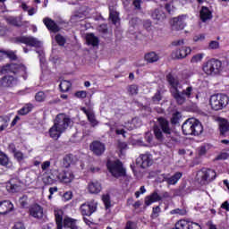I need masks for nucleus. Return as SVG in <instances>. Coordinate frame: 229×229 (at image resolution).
<instances>
[{
  "mask_svg": "<svg viewBox=\"0 0 229 229\" xmlns=\"http://www.w3.org/2000/svg\"><path fill=\"white\" fill-rule=\"evenodd\" d=\"M154 135L158 142H174L176 139L173 136L174 131L171 128L169 120L164 117L157 118V124L154 125L153 128Z\"/></svg>",
  "mask_w": 229,
  "mask_h": 229,
  "instance_id": "nucleus-1",
  "label": "nucleus"
},
{
  "mask_svg": "<svg viewBox=\"0 0 229 229\" xmlns=\"http://www.w3.org/2000/svg\"><path fill=\"white\" fill-rule=\"evenodd\" d=\"M71 124V118H68L65 114H59L56 115L54 125L49 130V135L54 140H58L60 135L69 128Z\"/></svg>",
  "mask_w": 229,
  "mask_h": 229,
  "instance_id": "nucleus-2",
  "label": "nucleus"
},
{
  "mask_svg": "<svg viewBox=\"0 0 229 229\" xmlns=\"http://www.w3.org/2000/svg\"><path fill=\"white\" fill-rule=\"evenodd\" d=\"M183 135H201L203 133V125L201 122L190 118L186 120L182 126Z\"/></svg>",
  "mask_w": 229,
  "mask_h": 229,
  "instance_id": "nucleus-3",
  "label": "nucleus"
},
{
  "mask_svg": "<svg viewBox=\"0 0 229 229\" xmlns=\"http://www.w3.org/2000/svg\"><path fill=\"white\" fill-rule=\"evenodd\" d=\"M229 98L225 94H216L212 95L209 99V104L212 110L216 112L223 110L228 106Z\"/></svg>",
  "mask_w": 229,
  "mask_h": 229,
  "instance_id": "nucleus-4",
  "label": "nucleus"
},
{
  "mask_svg": "<svg viewBox=\"0 0 229 229\" xmlns=\"http://www.w3.org/2000/svg\"><path fill=\"white\" fill-rule=\"evenodd\" d=\"M203 71L208 76H217L223 71V63L217 59H210L203 64Z\"/></svg>",
  "mask_w": 229,
  "mask_h": 229,
  "instance_id": "nucleus-5",
  "label": "nucleus"
},
{
  "mask_svg": "<svg viewBox=\"0 0 229 229\" xmlns=\"http://www.w3.org/2000/svg\"><path fill=\"white\" fill-rule=\"evenodd\" d=\"M0 72L2 74L13 72V74H18V76H22L24 80H28V75L26 73V66L22 64H6L1 68Z\"/></svg>",
  "mask_w": 229,
  "mask_h": 229,
  "instance_id": "nucleus-6",
  "label": "nucleus"
},
{
  "mask_svg": "<svg viewBox=\"0 0 229 229\" xmlns=\"http://www.w3.org/2000/svg\"><path fill=\"white\" fill-rule=\"evenodd\" d=\"M216 171L208 168H202L196 174V180L200 185H207L209 182L216 180Z\"/></svg>",
  "mask_w": 229,
  "mask_h": 229,
  "instance_id": "nucleus-7",
  "label": "nucleus"
},
{
  "mask_svg": "<svg viewBox=\"0 0 229 229\" xmlns=\"http://www.w3.org/2000/svg\"><path fill=\"white\" fill-rule=\"evenodd\" d=\"M107 169L114 178L126 176V169L123 167V163L120 160L108 161Z\"/></svg>",
  "mask_w": 229,
  "mask_h": 229,
  "instance_id": "nucleus-8",
  "label": "nucleus"
},
{
  "mask_svg": "<svg viewBox=\"0 0 229 229\" xmlns=\"http://www.w3.org/2000/svg\"><path fill=\"white\" fill-rule=\"evenodd\" d=\"M192 90H194V89L192 88V86H190L183 89L182 92H180V90L178 89H176V91H172V95L175 99L177 105H183V103L187 101L186 98H189L192 95Z\"/></svg>",
  "mask_w": 229,
  "mask_h": 229,
  "instance_id": "nucleus-9",
  "label": "nucleus"
},
{
  "mask_svg": "<svg viewBox=\"0 0 229 229\" xmlns=\"http://www.w3.org/2000/svg\"><path fill=\"white\" fill-rule=\"evenodd\" d=\"M14 44H26V46H30V47H40L41 42L36 38L31 36H19L13 38Z\"/></svg>",
  "mask_w": 229,
  "mask_h": 229,
  "instance_id": "nucleus-10",
  "label": "nucleus"
},
{
  "mask_svg": "<svg viewBox=\"0 0 229 229\" xmlns=\"http://www.w3.org/2000/svg\"><path fill=\"white\" fill-rule=\"evenodd\" d=\"M19 85V79L13 75H4L0 79V89H13Z\"/></svg>",
  "mask_w": 229,
  "mask_h": 229,
  "instance_id": "nucleus-11",
  "label": "nucleus"
},
{
  "mask_svg": "<svg viewBox=\"0 0 229 229\" xmlns=\"http://www.w3.org/2000/svg\"><path fill=\"white\" fill-rule=\"evenodd\" d=\"M98 210V203L95 200L86 202L81 206V212L83 216H90Z\"/></svg>",
  "mask_w": 229,
  "mask_h": 229,
  "instance_id": "nucleus-12",
  "label": "nucleus"
},
{
  "mask_svg": "<svg viewBox=\"0 0 229 229\" xmlns=\"http://www.w3.org/2000/svg\"><path fill=\"white\" fill-rule=\"evenodd\" d=\"M90 151L94 153L97 157H101L103 153H105L106 148L105 147V143L99 141V140H95L90 143L89 145Z\"/></svg>",
  "mask_w": 229,
  "mask_h": 229,
  "instance_id": "nucleus-13",
  "label": "nucleus"
},
{
  "mask_svg": "<svg viewBox=\"0 0 229 229\" xmlns=\"http://www.w3.org/2000/svg\"><path fill=\"white\" fill-rule=\"evenodd\" d=\"M185 19H187V15L185 14L174 18L172 22V30L174 31H180L183 30V28H185Z\"/></svg>",
  "mask_w": 229,
  "mask_h": 229,
  "instance_id": "nucleus-14",
  "label": "nucleus"
},
{
  "mask_svg": "<svg viewBox=\"0 0 229 229\" xmlns=\"http://www.w3.org/2000/svg\"><path fill=\"white\" fill-rule=\"evenodd\" d=\"M137 164H140V167L142 169H146V167H149L152 165L153 160L151 159V154L146 153L141 154L140 157L136 160Z\"/></svg>",
  "mask_w": 229,
  "mask_h": 229,
  "instance_id": "nucleus-15",
  "label": "nucleus"
},
{
  "mask_svg": "<svg viewBox=\"0 0 229 229\" xmlns=\"http://www.w3.org/2000/svg\"><path fill=\"white\" fill-rule=\"evenodd\" d=\"M62 183H71L74 180V174L71 171H64L57 175Z\"/></svg>",
  "mask_w": 229,
  "mask_h": 229,
  "instance_id": "nucleus-16",
  "label": "nucleus"
},
{
  "mask_svg": "<svg viewBox=\"0 0 229 229\" xmlns=\"http://www.w3.org/2000/svg\"><path fill=\"white\" fill-rule=\"evenodd\" d=\"M182 175H183V174H182L181 172H176L171 177H169V176L165 175V174H162L163 182H166L168 183V185H176V183H178V180H180V178H182Z\"/></svg>",
  "mask_w": 229,
  "mask_h": 229,
  "instance_id": "nucleus-17",
  "label": "nucleus"
},
{
  "mask_svg": "<svg viewBox=\"0 0 229 229\" xmlns=\"http://www.w3.org/2000/svg\"><path fill=\"white\" fill-rule=\"evenodd\" d=\"M13 210V204L10 200H4L0 202V215L6 216L8 212Z\"/></svg>",
  "mask_w": 229,
  "mask_h": 229,
  "instance_id": "nucleus-18",
  "label": "nucleus"
},
{
  "mask_svg": "<svg viewBox=\"0 0 229 229\" xmlns=\"http://www.w3.org/2000/svg\"><path fill=\"white\" fill-rule=\"evenodd\" d=\"M191 47H183L179 50H176L172 54L173 58H176L177 60L187 57L188 55H191Z\"/></svg>",
  "mask_w": 229,
  "mask_h": 229,
  "instance_id": "nucleus-19",
  "label": "nucleus"
},
{
  "mask_svg": "<svg viewBox=\"0 0 229 229\" xmlns=\"http://www.w3.org/2000/svg\"><path fill=\"white\" fill-rule=\"evenodd\" d=\"M43 22L45 26H47V30H49V31H52L53 33H58V31H60V27H58L56 22H55V21L52 19L45 18Z\"/></svg>",
  "mask_w": 229,
  "mask_h": 229,
  "instance_id": "nucleus-20",
  "label": "nucleus"
},
{
  "mask_svg": "<svg viewBox=\"0 0 229 229\" xmlns=\"http://www.w3.org/2000/svg\"><path fill=\"white\" fill-rule=\"evenodd\" d=\"M30 216L32 217H36L37 219H40L44 216V209L39 205H34L30 209Z\"/></svg>",
  "mask_w": 229,
  "mask_h": 229,
  "instance_id": "nucleus-21",
  "label": "nucleus"
},
{
  "mask_svg": "<svg viewBox=\"0 0 229 229\" xmlns=\"http://www.w3.org/2000/svg\"><path fill=\"white\" fill-rule=\"evenodd\" d=\"M101 189V182L98 181H91L88 185V190L90 194H99Z\"/></svg>",
  "mask_w": 229,
  "mask_h": 229,
  "instance_id": "nucleus-22",
  "label": "nucleus"
},
{
  "mask_svg": "<svg viewBox=\"0 0 229 229\" xmlns=\"http://www.w3.org/2000/svg\"><path fill=\"white\" fill-rule=\"evenodd\" d=\"M55 223L57 225V229L64 228V211L62 209H55L54 210Z\"/></svg>",
  "mask_w": 229,
  "mask_h": 229,
  "instance_id": "nucleus-23",
  "label": "nucleus"
},
{
  "mask_svg": "<svg viewBox=\"0 0 229 229\" xmlns=\"http://www.w3.org/2000/svg\"><path fill=\"white\" fill-rule=\"evenodd\" d=\"M156 201H162V197L158 195V192L154 191L149 196H147L145 198V205L146 207H149L151 203H156Z\"/></svg>",
  "mask_w": 229,
  "mask_h": 229,
  "instance_id": "nucleus-24",
  "label": "nucleus"
},
{
  "mask_svg": "<svg viewBox=\"0 0 229 229\" xmlns=\"http://www.w3.org/2000/svg\"><path fill=\"white\" fill-rule=\"evenodd\" d=\"M179 225L183 229H201V225L198 223L191 222L189 220H180Z\"/></svg>",
  "mask_w": 229,
  "mask_h": 229,
  "instance_id": "nucleus-25",
  "label": "nucleus"
},
{
  "mask_svg": "<svg viewBox=\"0 0 229 229\" xmlns=\"http://www.w3.org/2000/svg\"><path fill=\"white\" fill-rule=\"evenodd\" d=\"M212 19V11L209 10L207 6H202L200 10V21L202 22H207Z\"/></svg>",
  "mask_w": 229,
  "mask_h": 229,
  "instance_id": "nucleus-26",
  "label": "nucleus"
},
{
  "mask_svg": "<svg viewBox=\"0 0 229 229\" xmlns=\"http://www.w3.org/2000/svg\"><path fill=\"white\" fill-rule=\"evenodd\" d=\"M76 219L71 218L69 216L64 217L63 222V226L64 228H71V229H80L76 225Z\"/></svg>",
  "mask_w": 229,
  "mask_h": 229,
  "instance_id": "nucleus-27",
  "label": "nucleus"
},
{
  "mask_svg": "<svg viewBox=\"0 0 229 229\" xmlns=\"http://www.w3.org/2000/svg\"><path fill=\"white\" fill-rule=\"evenodd\" d=\"M144 58L147 64H155L160 60V57L157 55L156 52H148L145 54Z\"/></svg>",
  "mask_w": 229,
  "mask_h": 229,
  "instance_id": "nucleus-28",
  "label": "nucleus"
},
{
  "mask_svg": "<svg viewBox=\"0 0 229 229\" xmlns=\"http://www.w3.org/2000/svg\"><path fill=\"white\" fill-rule=\"evenodd\" d=\"M0 165H3L7 169H11V167L13 165L10 158H8V156L3 152H0Z\"/></svg>",
  "mask_w": 229,
  "mask_h": 229,
  "instance_id": "nucleus-29",
  "label": "nucleus"
},
{
  "mask_svg": "<svg viewBox=\"0 0 229 229\" xmlns=\"http://www.w3.org/2000/svg\"><path fill=\"white\" fill-rule=\"evenodd\" d=\"M86 42L88 46H93V47L99 46V38H98V37H96L93 33L86 36Z\"/></svg>",
  "mask_w": 229,
  "mask_h": 229,
  "instance_id": "nucleus-30",
  "label": "nucleus"
},
{
  "mask_svg": "<svg viewBox=\"0 0 229 229\" xmlns=\"http://www.w3.org/2000/svg\"><path fill=\"white\" fill-rule=\"evenodd\" d=\"M166 80L171 87L174 89L173 92H176V90H178V87L180 88V82H178V80L174 78V76H173V74L171 73L166 76Z\"/></svg>",
  "mask_w": 229,
  "mask_h": 229,
  "instance_id": "nucleus-31",
  "label": "nucleus"
},
{
  "mask_svg": "<svg viewBox=\"0 0 229 229\" xmlns=\"http://www.w3.org/2000/svg\"><path fill=\"white\" fill-rule=\"evenodd\" d=\"M219 131H220V135L225 136L226 133L229 131V123L228 121L225 119H223L219 123Z\"/></svg>",
  "mask_w": 229,
  "mask_h": 229,
  "instance_id": "nucleus-32",
  "label": "nucleus"
},
{
  "mask_svg": "<svg viewBox=\"0 0 229 229\" xmlns=\"http://www.w3.org/2000/svg\"><path fill=\"white\" fill-rule=\"evenodd\" d=\"M152 19L155 21H164L165 19V13L160 9H156L152 13Z\"/></svg>",
  "mask_w": 229,
  "mask_h": 229,
  "instance_id": "nucleus-33",
  "label": "nucleus"
},
{
  "mask_svg": "<svg viewBox=\"0 0 229 229\" xmlns=\"http://www.w3.org/2000/svg\"><path fill=\"white\" fill-rule=\"evenodd\" d=\"M4 56L10 58V60H17V55H15L13 51L0 50V60H2V58H4Z\"/></svg>",
  "mask_w": 229,
  "mask_h": 229,
  "instance_id": "nucleus-34",
  "label": "nucleus"
},
{
  "mask_svg": "<svg viewBox=\"0 0 229 229\" xmlns=\"http://www.w3.org/2000/svg\"><path fill=\"white\" fill-rule=\"evenodd\" d=\"M74 164V156L72 154L66 155L63 159L64 167H71V165Z\"/></svg>",
  "mask_w": 229,
  "mask_h": 229,
  "instance_id": "nucleus-35",
  "label": "nucleus"
},
{
  "mask_svg": "<svg viewBox=\"0 0 229 229\" xmlns=\"http://www.w3.org/2000/svg\"><path fill=\"white\" fill-rule=\"evenodd\" d=\"M102 201L106 207V210H108L112 208V199L108 193L102 195Z\"/></svg>",
  "mask_w": 229,
  "mask_h": 229,
  "instance_id": "nucleus-36",
  "label": "nucleus"
},
{
  "mask_svg": "<svg viewBox=\"0 0 229 229\" xmlns=\"http://www.w3.org/2000/svg\"><path fill=\"white\" fill-rule=\"evenodd\" d=\"M88 121L90 123L92 128H96L99 122L96 119V114L93 113H88Z\"/></svg>",
  "mask_w": 229,
  "mask_h": 229,
  "instance_id": "nucleus-37",
  "label": "nucleus"
},
{
  "mask_svg": "<svg viewBox=\"0 0 229 229\" xmlns=\"http://www.w3.org/2000/svg\"><path fill=\"white\" fill-rule=\"evenodd\" d=\"M71 81H62L59 89L62 90V92H68L69 89H71Z\"/></svg>",
  "mask_w": 229,
  "mask_h": 229,
  "instance_id": "nucleus-38",
  "label": "nucleus"
},
{
  "mask_svg": "<svg viewBox=\"0 0 229 229\" xmlns=\"http://www.w3.org/2000/svg\"><path fill=\"white\" fill-rule=\"evenodd\" d=\"M33 108V106L31 104L25 105L21 109L18 111L19 115H26L30 114V111Z\"/></svg>",
  "mask_w": 229,
  "mask_h": 229,
  "instance_id": "nucleus-39",
  "label": "nucleus"
},
{
  "mask_svg": "<svg viewBox=\"0 0 229 229\" xmlns=\"http://www.w3.org/2000/svg\"><path fill=\"white\" fill-rule=\"evenodd\" d=\"M8 24H11L12 26H16L17 28H21L22 24L21 23V21L15 17H9L7 19Z\"/></svg>",
  "mask_w": 229,
  "mask_h": 229,
  "instance_id": "nucleus-40",
  "label": "nucleus"
},
{
  "mask_svg": "<svg viewBox=\"0 0 229 229\" xmlns=\"http://www.w3.org/2000/svg\"><path fill=\"white\" fill-rule=\"evenodd\" d=\"M180 119H182V113L179 111L173 114L171 118V123L172 124H178L180 123Z\"/></svg>",
  "mask_w": 229,
  "mask_h": 229,
  "instance_id": "nucleus-41",
  "label": "nucleus"
},
{
  "mask_svg": "<svg viewBox=\"0 0 229 229\" xmlns=\"http://www.w3.org/2000/svg\"><path fill=\"white\" fill-rule=\"evenodd\" d=\"M8 121H10L9 117L0 116V131H3L4 128H8Z\"/></svg>",
  "mask_w": 229,
  "mask_h": 229,
  "instance_id": "nucleus-42",
  "label": "nucleus"
},
{
  "mask_svg": "<svg viewBox=\"0 0 229 229\" xmlns=\"http://www.w3.org/2000/svg\"><path fill=\"white\" fill-rule=\"evenodd\" d=\"M109 19L112 21L113 24H117V21H119V13L115 11L111 12Z\"/></svg>",
  "mask_w": 229,
  "mask_h": 229,
  "instance_id": "nucleus-43",
  "label": "nucleus"
},
{
  "mask_svg": "<svg viewBox=\"0 0 229 229\" xmlns=\"http://www.w3.org/2000/svg\"><path fill=\"white\" fill-rule=\"evenodd\" d=\"M128 92H130L131 96H137L139 94V86L137 84L129 86Z\"/></svg>",
  "mask_w": 229,
  "mask_h": 229,
  "instance_id": "nucleus-44",
  "label": "nucleus"
},
{
  "mask_svg": "<svg viewBox=\"0 0 229 229\" xmlns=\"http://www.w3.org/2000/svg\"><path fill=\"white\" fill-rule=\"evenodd\" d=\"M43 183H45V185H53V183H55V179H53L51 175H44Z\"/></svg>",
  "mask_w": 229,
  "mask_h": 229,
  "instance_id": "nucleus-45",
  "label": "nucleus"
},
{
  "mask_svg": "<svg viewBox=\"0 0 229 229\" xmlns=\"http://www.w3.org/2000/svg\"><path fill=\"white\" fill-rule=\"evenodd\" d=\"M55 41L57 42V44L59 46H65V38H64V36H62V34H57L55 36Z\"/></svg>",
  "mask_w": 229,
  "mask_h": 229,
  "instance_id": "nucleus-46",
  "label": "nucleus"
},
{
  "mask_svg": "<svg viewBox=\"0 0 229 229\" xmlns=\"http://www.w3.org/2000/svg\"><path fill=\"white\" fill-rule=\"evenodd\" d=\"M203 60V54H197L191 57V64H198V62H201Z\"/></svg>",
  "mask_w": 229,
  "mask_h": 229,
  "instance_id": "nucleus-47",
  "label": "nucleus"
},
{
  "mask_svg": "<svg viewBox=\"0 0 229 229\" xmlns=\"http://www.w3.org/2000/svg\"><path fill=\"white\" fill-rule=\"evenodd\" d=\"M19 202H20L21 207H22V208L28 207V196L23 195L22 197H21L19 199Z\"/></svg>",
  "mask_w": 229,
  "mask_h": 229,
  "instance_id": "nucleus-48",
  "label": "nucleus"
},
{
  "mask_svg": "<svg viewBox=\"0 0 229 229\" xmlns=\"http://www.w3.org/2000/svg\"><path fill=\"white\" fill-rule=\"evenodd\" d=\"M152 101L156 105L162 101V95L160 94V91H157V93L152 97Z\"/></svg>",
  "mask_w": 229,
  "mask_h": 229,
  "instance_id": "nucleus-49",
  "label": "nucleus"
},
{
  "mask_svg": "<svg viewBox=\"0 0 229 229\" xmlns=\"http://www.w3.org/2000/svg\"><path fill=\"white\" fill-rule=\"evenodd\" d=\"M36 101L42 102L44 99H46V94L44 91H38L35 96Z\"/></svg>",
  "mask_w": 229,
  "mask_h": 229,
  "instance_id": "nucleus-50",
  "label": "nucleus"
},
{
  "mask_svg": "<svg viewBox=\"0 0 229 229\" xmlns=\"http://www.w3.org/2000/svg\"><path fill=\"white\" fill-rule=\"evenodd\" d=\"M13 155L18 162H22V160H24V154H22V152L16 151Z\"/></svg>",
  "mask_w": 229,
  "mask_h": 229,
  "instance_id": "nucleus-51",
  "label": "nucleus"
},
{
  "mask_svg": "<svg viewBox=\"0 0 229 229\" xmlns=\"http://www.w3.org/2000/svg\"><path fill=\"white\" fill-rule=\"evenodd\" d=\"M185 186H181L179 189L175 191V196H185Z\"/></svg>",
  "mask_w": 229,
  "mask_h": 229,
  "instance_id": "nucleus-52",
  "label": "nucleus"
},
{
  "mask_svg": "<svg viewBox=\"0 0 229 229\" xmlns=\"http://www.w3.org/2000/svg\"><path fill=\"white\" fill-rule=\"evenodd\" d=\"M124 229H137V224L135 222L128 221Z\"/></svg>",
  "mask_w": 229,
  "mask_h": 229,
  "instance_id": "nucleus-53",
  "label": "nucleus"
},
{
  "mask_svg": "<svg viewBox=\"0 0 229 229\" xmlns=\"http://www.w3.org/2000/svg\"><path fill=\"white\" fill-rule=\"evenodd\" d=\"M132 4L136 10H142L140 4H142V0H133Z\"/></svg>",
  "mask_w": 229,
  "mask_h": 229,
  "instance_id": "nucleus-54",
  "label": "nucleus"
},
{
  "mask_svg": "<svg viewBox=\"0 0 229 229\" xmlns=\"http://www.w3.org/2000/svg\"><path fill=\"white\" fill-rule=\"evenodd\" d=\"M208 48L209 49H219V42L218 41H210Z\"/></svg>",
  "mask_w": 229,
  "mask_h": 229,
  "instance_id": "nucleus-55",
  "label": "nucleus"
},
{
  "mask_svg": "<svg viewBox=\"0 0 229 229\" xmlns=\"http://www.w3.org/2000/svg\"><path fill=\"white\" fill-rule=\"evenodd\" d=\"M145 140L146 142H148V144H151L152 140H153V134H151V132H146L145 133Z\"/></svg>",
  "mask_w": 229,
  "mask_h": 229,
  "instance_id": "nucleus-56",
  "label": "nucleus"
},
{
  "mask_svg": "<svg viewBox=\"0 0 229 229\" xmlns=\"http://www.w3.org/2000/svg\"><path fill=\"white\" fill-rule=\"evenodd\" d=\"M49 167H51V161H45L41 165L42 171H47Z\"/></svg>",
  "mask_w": 229,
  "mask_h": 229,
  "instance_id": "nucleus-57",
  "label": "nucleus"
},
{
  "mask_svg": "<svg viewBox=\"0 0 229 229\" xmlns=\"http://www.w3.org/2000/svg\"><path fill=\"white\" fill-rule=\"evenodd\" d=\"M9 189L11 192H17L19 191V185L10 182Z\"/></svg>",
  "mask_w": 229,
  "mask_h": 229,
  "instance_id": "nucleus-58",
  "label": "nucleus"
},
{
  "mask_svg": "<svg viewBox=\"0 0 229 229\" xmlns=\"http://www.w3.org/2000/svg\"><path fill=\"white\" fill-rule=\"evenodd\" d=\"M193 40L194 42H203V40H205V36L203 34H199L194 36Z\"/></svg>",
  "mask_w": 229,
  "mask_h": 229,
  "instance_id": "nucleus-59",
  "label": "nucleus"
},
{
  "mask_svg": "<svg viewBox=\"0 0 229 229\" xmlns=\"http://www.w3.org/2000/svg\"><path fill=\"white\" fill-rule=\"evenodd\" d=\"M76 98H80L81 99H85L87 98V92L86 91H77L75 93Z\"/></svg>",
  "mask_w": 229,
  "mask_h": 229,
  "instance_id": "nucleus-60",
  "label": "nucleus"
},
{
  "mask_svg": "<svg viewBox=\"0 0 229 229\" xmlns=\"http://www.w3.org/2000/svg\"><path fill=\"white\" fill-rule=\"evenodd\" d=\"M173 214H179V216H185V214H187V210L177 208L173 211Z\"/></svg>",
  "mask_w": 229,
  "mask_h": 229,
  "instance_id": "nucleus-61",
  "label": "nucleus"
},
{
  "mask_svg": "<svg viewBox=\"0 0 229 229\" xmlns=\"http://www.w3.org/2000/svg\"><path fill=\"white\" fill-rule=\"evenodd\" d=\"M98 30L101 33H107L108 32V27L106 26V24H102L99 26Z\"/></svg>",
  "mask_w": 229,
  "mask_h": 229,
  "instance_id": "nucleus-62",
  "label": "nucleus"
},
{
  "mask_svg": "<svg viewBox=\"0 0 229 229\" xmlns=\"http://www.w3.org/2000/svg\"><path fill=\"white\" fill-rule=\"evenodd\" d=\"M13 229H26V227L24 226V224H22V222H17Z\"/></svg>",
  "mask_w": 229,
  "mask_h": 229,
  "instance_id": "nucleus-63",
  "label": "nucleus"
},
{
  "mask_svg": "<svg viewBox=\"0 0 229 229\" xmlns=\"http://www.w3.org/2000/svg\"><path fill=\"white\" fill-rule=\"evenodd\" d=\"M165 8L166 12H168V13H173L174 9V7H173V5L171 4H166L165 5Z\"/></svg>",
  "mask_w": 229,
  "mask_h": 229,
  "instance_id": "nucleus-64",
  "label": "nucleus"
}]
</instances>
